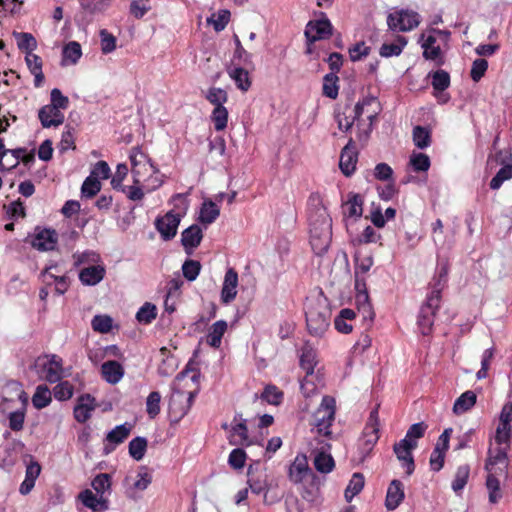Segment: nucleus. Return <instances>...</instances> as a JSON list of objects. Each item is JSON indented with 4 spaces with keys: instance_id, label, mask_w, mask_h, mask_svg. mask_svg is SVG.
<instances>
[{
    "instance_id": "obj_1",
    "label": "nucleus",
    "mask_w": 512,
    "mask_h": 512,
    "mask_svg": "<svg viewBox=\"0 0 512 512\" xmlns=\"http://www.w3.org/2000/svg\"><path fill=\"white\" fill-rule=\"evenodd\" d=\"M308 224L311 248L316 255L322 256L331 244L332 219L317 193L308 199Z\"/></svg>"
},
{
    "instance_id": "obj_2",
    "label": "nucleus",
    "mask_w": 512,
    "mask_h": 512,
    "mask_svg": "<svg viewBox=\"0 0 512 512\" xmlns=\"http://www.w3.org/2000/svg\"><path fill=\"white\" fill-rule=\"evenodd\" d=\"M507 447H489L484 469L487 472L486 488L489 492V502L497 503L502 498L500 478L508 475L509 458Z\"/></svg>"
},
{
    "instance_id": "obj_3",
    "label": "nucleus",
    "mask_w": 512,
    "mask_h": 512,
    "mask_svg": "<svg viewBox=\"0 0 512 512\" xmlns=\"http://www.w3.org/2000/svg\"><path fill=\"white\" fill-rule=\"evenodd\" d=\"M447 275L448 268L446 265H442L430 283L431 290L420 308L417 319V325L422 335H429L432 332L435 315L441 303V292L447 282Z\"/></svg>"
},
{
    "instance_id": "obj_4",
    "label": "nucleus",
    "mask_w": 512,
    "mask_h": 512,
    "mask_svg": "<svg viewBox=\"0 0 512 512\" xmlns=\"http://www.w3.org/2000/svg\"><path fill=\"white\" fill-rule=\"evenodd\" d=\"M375 105L377 101L374 97H366L359 101L352 111L357 127V139L360 142L365 143L373 130V122L377 118L378 111L371 107Z\"/></svg>"
},
{
    "instance_id": "obj_5",
    "label": "nucleus",
    "mask_w": 512,
    "mask_h": 512,
    "mask_svg": "<svg viewBox=\"0 0 512 512\" xmlns=\"http://www.w3.org/2000/svg\"><path fill=\"white\" fill-rule=\"evenodd\" d=\"M336 412V402L331 396H324L319 407L312 415L311 425L313 431L319 437H325L327 439L332 438V432L330 430L334 420Z\"/></svg>"
},
{
    "instance_id": "obj_6",
    "label": "nucleus",
    "mask_w": 512,
    "mask_h": 512,
    "mask_svg": "<svg viewBox=\"0 0 512 512\" xmlns=\"http://www.w3.org/2000/svg\"><path fill=\"white\" fill-rule=\"evenodd\" d=\"M306 325L310 335L322 337L330 324L331 312L321 302H311L306 310Z\"/></svg>"
},
{
    "instance_id": "obj_7",
    "label": "nucleus",
    "mask_w": 512,
    "mask_h": 512,
    "mask_svg": "<svg viewBox=\"0 0 512 512\" xmlns=\"http://www.w3.org/2000/svg\"><path fill=\"white\" fill-rule=\"evenodd\" d=\"M41 380L57 383L62 378V359L57 355L39 356L32 366Z\"/></svg>"
},
{
    "instance_id": "obj_8",
    "label": "nucleus",
    "mask_w": 512,
    "mask_h": 512,
    "mask_svg": "<svg viewBox=\"0 0 512 512\" xmlns=\"http://www.w3.org/2000/svg\"><path fill=\"white\" fill-rule=\"evenodd\" d=\"M420 23V15L411 10H401L390 13L387 17V25L392 31L407 32L416 28Z\"/></svg>"
},
{
    "instance_id": "obj_9",
    "label": "nucleus",
    "mask_w": 512,
    "mask_h": 512,
    "mask_svg": "<svg viewBox=\"0 0 512 512\" xmlns=\"http://www.w3.org/2000/svg\"><path fill=\"white\" fill-rule=\"evenodd\" d=\"M132 165V175L135 184H140L147 173H158V169L152 164L151 160L137 148L130 153Z\"/></svg>"
},
{
    "instance_id": "obj_10",
    "label": "nucleus",
    "mask_w": 512,
    "mask_h": 512,
    "mask_svg": "<svg viewBox=\"0 0 512 512\" xmlns=\"http://www.w3.org/2000/svg\"><path fill=\"white\" fill-rule=\"evenodd\" d=\"M58 243V233L51 228L37 226L34 230L31 245L38 251H53Z\"/></svg>"
},
{
    "instance_id": "obj_11",
    "label": "nucleus",
    "mask_w": 512,
    "mask_h": 512,
    "mask_svg": "<svg viewBox=\"0 0 512 512\" xmlns=\"http://www.w3.org/2000/svg\"><path fill=\"white\" fill-rule=\"evenodd\" d=\"M132 429L133 425L129 422H125L109 431L104 440V454L108 455L112 453L118 445L122 444L129 437Z\"/></svg>"
},
{
    "instance_id": "obj_12",
    "label": "nucleus",
    "mask_w": 512,
    "mask_h": 512,
    "mask_svg": "<svg viewBox=\"0 0 512 512\" xmlns=\"http://www.w3.org/2000/svg\"><path fill=\"white\" fill-rule=\"evenodd\" d=\"M179 224L180 215L173 213V211H169L164 216L158 217L155 220V228L164 241L175 237Z\"/></svg>"
},
{
    "instance_id": "obj_13",
    "label": "nucleus",
    "mask_w": 512,
    "mask_h": 512,
    "mask_svg": "<svg viewBox=\"0 0 512 512\" xmlns=\"http://www.w3.org/2000/svg\"><path fill=\"white\" fill-rule=\"evenodd\" d=\"M332 35V24L327 18L310 21L305 29V36L308 42L329 38Z\"/></svg>"
},
{
    "instance_id": "obj_14",
    "label": "nucleus",
    "mask_w": 512,
    "mask_h": 512,
    "mask_svg": "<svg viewBox=\"0 0 512 512\" xmlns=\"http://www.w3.org/2000/svg\"><path fill=\"white\" fill-rule=\"evenodd\" d=\"M194 396V392H188L186 396L183 391L174 388L169 401V409L180 417L186 415L192 406Z\"/></svg>"
},
{
    "instance_id": "obj_15",
    "label": "nucleus",
    "mask_w": 512,
    "mask_h": 512,
    "mask_svg": "<svg viewBox=\"0 0 512 512\" xmlns=\"http://www.w3.org/2000/svg\"><path fill=\"white\" fill-rule=\"evenodd\" d=\"M417 443H410L404 439L394 445V453L402 466L406 468V474L411 475L414 472L415 464L412 456V450L415 449Z\"/></svg>"
},
{
    "instance_id": "obj_16",
    "label": "nucleus",
    "mask_w": 512,
    "mask_h": 512,
    "mask_svg": "<svg viewBox=\"0 0 512 512\" xmlns=\"http://www.w3.org/2000/svg\"><path fill=\"white\" fill-rule=\"evenodd\" d=\"M357 156L354 140L350 138L346 146L342 149L339 160V168L345 176L349 177L355 172Z\"/></svg>"
},
{
    "instance_id": "obj_17",
    "label": "nucleus",
    "mask_w": 512,
    "mask_h": 512,
    "mask_svg": "<svg viewBox=\"0 0 512 512\" xmlns=\"http://www.w3.org/2000/svg\"><path fill=\"white\" fill-rule=\"evenodd\" d=\"M238 274L233 268H229L224 276L221 290V301L229 304L237 296Z\"/></svg>"
},
{
    "instance_id": "obj_18",
    "label": "nucleus",
    "mask_w": 512,
    "mask_h": 512,
    "mask_svg": "<svg viewBox=\"0 0 512 512\" xmlns=\"http://www.w3.org/2000/svg\"><path fill=\"white\" fill-rule=\"evenodd\" d=\"M405 498L404 485L400 480L394 479L390 482L386 498L385 507L389 511H393L400 506Z\"/></svg>"
},
{
    "instance_id": "obj_19",
    "label": "nucleus",
    "mask_w": 512,
    "mask_h": 512,
    "mask_svg": "<svg viewBox=\"0 0 512 512\" xmlns=\"http://www.w3.org/2000/svg\"><path fill=\"white\" fill-rule=\"evenodd\" d=\"M38 117L41 122V125L44 128L49 127H57L63 124L64 122V114L60 111V109L55 108L51 105L43 106L39 112Z\"/></svg>"
},
{
    "instance_id": "obj_20",
    "label": "nucleus",
    "mask_w": 512,
    "mask_h": 512,
    "mask_svg": "<svg viewBox=\"0 0 512 512\" xmlns=\"http://www.w3.org/2000/svg\"><path fill=\"white\" fill-rule=\"evenodd\" d=\"M95 408V398L90 394H83L77 400V405L74 408V417L78 422L84 423L91 417V412Z\"/></svg>"
},
{
    "instance_id": "obj_21",
    "label": "nucleus",
    "mask_w": 512,
    "mask_h": 512,
    "mask_svg": "<svg viewBox=\"0 0 512 512\" xmlns=\"http://www.w3.org/2000/svg\"><path fill=\"white\" fill-rule=\"evenodd\" d=\"M421 47L423 48V57L427 60L435 61L438 65L443 64L442 51L436 44V37L432 34L427 37L423 33L421 35Z\"/></svg>"
},
{
    "instance_id": "obj_22",
    "label": "nucleus",
    "mask_w": 512,
    "mask_h": 512,
    "mask_svg": "<svg viewBox=\"0 0 512 512\" xmlns=\"http://www.w3.org/2000/svg\"><path fill=\"white\" fill-rule=\"evenodd\" d=\"M78 498L85 507L93 510L94 512H104L108 509V501L101 495L100 497H97L89 489L82 491Z\"/></svg>"
},
{
    "instance_id": "obj_23",
    "label": "nucleus",
    "mask_w": 512,
    "mask_h": 512,
    "mask_svg": "<svg viewBox=\"0 0 512 512\" xmlns=\"http://www.w3.org/2000/svg\"><path fill=\"white\" fill-rule=\"evenodd\" d=\"M309 470L307 457L299 454L295 457L294 461L289 468V479L295 483H301Z\"/></svg>"
},
{
    "instance_id": "obj_24",
    "label": "nucleus",
    "mask_w": 512,
    "mask_h": 512,
    "mask_svg": "<svg viewBox=\"0 0 512 512\" xmlns=\"http://www.w3.org/2000/svg\"><path fill=\"white\" fill-rule=\"evenodd\" d=\"M102 377L110 384H117L124 376L123 366L115 361H106L101 365Z\"/></svg>"
},
{
    "instance_id": "obj_25",
    "label": "nucleus",
    "mask_w": 512,
    "mask_h": 512,
    "mask_svg": "<svg viewBox=\"0 0 512 512\" xmlns=\"http://www.w3.org/2000/svg\"><path fill=\"white\" fill-rule=\"evenodd\" d=\"M105 276V268L100 265L89 266L82 269L79 273V279L84 285L94 286L98 284Z\"/></svg>"
},
{
    "instance_id": "obj_26",
    "label": "nucleus",
    "mask_w": 512,
    "mask_h": 512,
    "mask_svg": "<svg viewBox=\"0 0 512 512\" xmlns=\"http://www.w3.org/2000/svg\"><path fill=\"white\" fill-rule=\"evenodd\" d=\"M202 238V229L194 224L182 232L181 243L185 250L194 249L200 245Z\"/></svg>"
},
{
    "instance_id": "obj_27",
    "label": "nucleus",
    "mask_w": 512,
    "mask_h": 512,
    "mask_svg": "<svg viewBox=\"0 0 512 512\" xmlns=\"http://www.w3.org/2000/svg\"><path fill=\"white\" fill-rule=\"evenodd\" d=\"M477 401V395L472 390H467L462 393L453 404V413L456 415H461L466 413L470 409L474 407Z\"/></svg>"
},
{
    "instance_id": "obj_28",
    "label": "nucleus",
    "mask_w": 512,
    "mask_h": 512,
    "mask_svg": "<svg viewBox=\"0 0 512 512\" xmlns=\"http://www.w3.org/2000/svg\"><path fill=\"white\" fill-rule=\"evenodd\" d=\"M227 327L228 325L225 320H218L213 323L206 335L207 344L213 348H219Z\"/></svg>"
},
{
    "instance_id": "obj_29",
    "label": "nucleus",
    "mask_w": 512,
    "mask_h": 512,
    "mask_svg": "<svg viewBox=\"0 0 512 512\" xmlns=\"http://www.w3.org/2000/svg\"><path fill=\"white\" fill-rule=\"evenodd\" d=\"M237 419L240 420L239 423H237L235 426H233V437H238V440L231 439L230 444L232 445H244L249 446L252 444V441L249 439L248 436V428L246 425V421L242 419L241 414H236L234 417V421Z\"/></svg>"
},
{
    "instance_id": "obj_30",
    "label": "nucleus",
    "mask_w": 512,
    "mask_h": 512,
    "mask_svg": "<svg viewBox=\"0 0 512 512\" xmlns=\"http://www.w3.org/2000/svg\"><path fill=\"white\" fill-rule=\"evenodd\" d=\"M315 365L316 351L309 343H305L301 349L300 366L307 375H311L314 372Z\"/></svg>"
},
{
    "instance_id": "obj_31",
    "label": "nucleus",
    "mask_w": 512,
    "mask_h": 512,
    "mask_svg": "<svg viewBox=\"0 0 512 512\" xmlns=\"http://www.w3.org/2000/svg\"><path fill=\"white\" fill-rule=\"evenodd\" d=\"M228 74L241 91L246 92L251 87V80L247 70L241 67H235L229 69Z\"/></svg>"
},
{
    "instance_id": "obj_32",
    "label": "nucleus",
    "mask_w": 512,
    "mask_h": 512,
    "mask_svg": "<svg viewBox=\"0 0 512 512\" xmlns=\"http://www.w3.org/2000/svg\"><path fill=\"white\" fill-rule=\"evenodd\" d=\"M136 477H137V479L127 490V495L129 497H133L134 491L146 490L152 482V475L147 471V469L145 467L140 468Z\"/></svg>"
},
{
    "instance_id": "obj_33",
    "label": "nucleus",
    "mask_w": 512,
    "mask_h": 512,
    "mask_svg": "<svg viewBox=\"0 0 512 512\" xmlns=\"http://www.w3.org/2000/svg\"><path fill=\"white\" fill-rule=\"evenodd\" d=\"M219 214L220 209L216 203L211 200H206L202 204L199 220L203 224H211L218 218Z\"/></svg>"
},
{
    "instance_id": "obj_34",
    "label": "nucleus",
    "mask_w": 512,
    "mask_h": 512,
    "mask_svg": "<svg viewBox=\"0 0 512 512\" xmlns=\"http://www.w3.org/2000/svg\"><path fill=\"white\" fill-rule=\"evenodd\" d=\"M365 480L361 473H354L349 481V484L345 490V499L347 502H351L352 499L358 495L364 488Z\"/></svg>"
},
{
    "instance_id": "obj_35",
    "label": "nucleus",
    "mask_w": 512,
    "mask_h": 512,
    "mask_svg": "<svg viewBox=\"0 0 512 512\" xmlns=\"http://www.w3.org/2000/svg\"><path fill=\"white\" fill-rule=\"evenodd\" d=\"M470 475V467L468 464L461 465L457 468L454 480L452 481V490L460 493L466 486Z\"/></svg>"
},
{
    "instance_id": "obj_36",
    "label": "nucleus",
    "mask_w": 512,
    "mask_h": 512,
    "mask_svg": "<svg viewBox=\"0 0 512 512\" xmlns=\"http://www.w3.org/2000/svg\"><path fill=\"white\" fill-rule=\"evenodd\" d=\"M147 439L144 437H135L129 442V455L136 461L143 459L147 449Z\"/></svg>"
},
{
    "instance_id": "obj_37",
    "label": "nucleus",
    "mask_w": 512,
    "mask_h": 512,
    "mask_svg": "<svg viewBox=\"0 0 512 512\" xmlns=\"http://www.w3.org/2000/svg\"><path fill=\"white\" fill-rule=\"evenodd\" d=\"M335 462L330 454L318 452L314 457V467L320 473H329L333 470Z\"/></svg>"
},
{
    "instance_id": "obj_38",
    "label": "nucleus",
    "mask_w": 512,
    "mask_h": 512,
    "mask_svg": "<svg viewBox=\"0 0 512 512\" xmlns=\"http://www.w3.org/2000/svg\"><path fill=\"white\" fill-rule=\"evenodd\" d=\"M363 200L359 194L350 193L345 203L346 214L349 217H360L363 213Z\"/></svg>"
},
{
    "instance_id": "obj_39",
    "label": "nucleus",
    "mask_w": 512,
    "mask_h": 512,
    "mask_svg": "<svg viewBox=\"0 0 512 512\" xmlns=\"http://www.w3.org/2000/svg\"><path fill=\"white\" fill-rule=\"evenodd\" d=\"M13 36L17 41V46L20 50L31 53L37 47V42L34 36L26 32H13Z\"/></svg>"
},
{
    "instance_id": "obj_40",
    "label": "nucleus",
    "mask_w": 512,
    "mask_h": 512,
    "mask_svg": "<svg viewBox=\"0 0 512 512\" xmlns=\"http://www.w3.org/2000/svg\"><path fill=\"white\" fill-rule=\"evenodd\" d=\"M82 56L81 45L76 41H71L63 48V62L76 64Z\"/></svg>"
},
{
    "instance_id": "obj_41",
    "label": "nucleus",
    "mask_w": 512,
    "mask_h": 512,
    "mask_svg": "<svg viewBox=\"0 0 512 512\" xmlns=\"http://www.w3.org/2000/svg\"><path fill=\"white\" fill-rule=\"evenodd\" d=\"M338 76L335 73H328L323 78V95L330 98L336 99L338 96Z\"/></svg>"
},
{
    "instance_id": "obj_42",
    "label": "nucleus",
    "mask_w": 512,
    "mask_h": 512,
    "mask_svg": "<svg viewBox=\"0 0 512 512\" xmlns=\"http://www.w3.org/2000/svg\"><path fill=\"white\" fill-rule=\"evenodd\" d=\"M407 40L403 36H398L396 43L386 44L384 43L380 48V55L382 57H392L401 54L403 48L406 46Z\"/></svg>"
},
{
    "instance_id": "obj_43",
    "label": "nucleus",
    "mask_w": 512,
    "mask_h": 512,
    "mask_svg": "<svg viewBox=\"0 0 512 512\" xmlns=\"http://www.w3.org/2000/svg\"><path fill=\"white\" fill-rule=\"evenodd\" d=\"M51 400V392L45 385H39L32 397V403L37 409L45 408L50 404Z\"/></svg>"
},
{
    "instance_id": "obj_44",
    "label": "nucleus",
    "mask_w": 512,
    "mask_h": 512,
    "mask_svg": "<svg viewBox=\"0 0 512 512\" xmlns=\"http://www.w3.org/2000/svg\"><path fill=\"white\" fill-rule=\"evenodd\" d=\"M432 78L431 84L436 92H443L450 85V75L445 70H437L429 73Z\"/></svg>"
},
{
    "instance_id": "obj_45",
    "label": "nucleus",
    "mask_w": 512,
    "mask_h": 512,
    "mask_svg": "<svg viewBox=\"0 0 512 512\" xmlns=\"http://www.w3.org/2000/svg\"><path fill=\"white\" fill-rule=\"evenodd\" d=\"M228 110L225 106L214 107L210 118L216 131H223L228 123Z\"/></svg>"
},
{
    "instance_id": "obj_46",
    "label": "nucleus",
    "mask_w": 512,
    "mask_h": 512,
    "mask_svg": "<svg viewBox=\"0 0 512 512\" xmlns=\"http://www.w3.org/2000/svg\"><path fill=\"white\" fill-rule=\"evenodd\" d=\"M157 317V308L150 302L144 303L136 313V319L139 323L150 324Z\"/></svg>"
},
{
    "instance_id": "obj_47",
    "label": "nucleus",
    "mask_w": 512,
    "mask_h": 512,
    "mask_svg": "<svg viewBox=\"0 0 512 512\" xmlns=\"http://www.w3.org/2000/svg\"><path fill=\"white\" fill-rule=\"evenodd\" d=\"M413 142L419 149H425L430 145V131L422 126H416L413 129Z\"/></svg>"
},
{
    "instance_id": "obj_48",
    "label": "nucleus",
    "mask_w": 512,
    "mask_h": 512,
    "mask_svg": "<svg viewBox=\"0 0 512 512\" xmlns=\"http://www.w3.org/2000/svg\"><path fill=\"white\" fill-rule=\"evenodd\" d=\"M205 98L209 103L214 105V107L224 106L228 101V94L222 88L212 87L208 89Z\"/></svg>"
},
{
    "instance_id": "obj_49",
    "label": "nucleus",
    "mask_w": 512,
    "mask_h": 512,
    "mask_svg": "<svg viewBox=\"0 0 512 512\" xmlns=\"http://www.w3.org/2000/svg\"><path fill=\"white\" fill-rule=\"evenodd\" d=\"M101 190L100 180L94 176H88L81 187L82 197L92 198Z\"/></svg>"
},
{
    "instance_id": "obj_50",
    "label": "nucleus",
    "mask_w": 512,
    "mask_h": 512,
    "mask_svg": "<svg viewBox=\"0 0 512 512\" xmlns=\"http://www.w3.org/2000/svg\"><path fill=\"white\" fill-rule=\"evenodd\" d=\"M410 165L415 172H425L430 168V158L424 153L413 152L410 156Z\"/></svg>"
},
{
    "instance_id": "obj_51",
    "label": "nucleus",
    "mask_w": 512,
    "mask_h": 512,
    "mask_svg": "<svg viewBox=\"0 0 512 512\" xmlns=\"http://www.w3.org/2000/svg\"><path fill=\"white\" fill-rule=\"evenodd\" d=\"M510 179H512V164H507L504 165L492 178L490 181V188L497 190L505 181Z\"/></svg>"
},
{
    "instance_id": "obj_52",
    "label": "nucleus",
    "mask_w": 512,
    "mask_h": 512,
    "mask_svg": "<svg viewBox=\"0 0 512 512\" xmlns=\"http://www.w3.org/2000/svg\"><path fill=\"white\" fill-rule=\"evenodd\" d=\"M511 437L512 426L498 425L494 437L497 446L507 447V449H509Z\"/></svg>"
},
{
    "instance_id": "obj_53",
    "label": "nucleus",
    "mask_w": 512,
    "mask_h": 512,
    "mask_svg": "<svg viewBox=\"0 0 512 512\" xmlns=\"http://www.w3.org/2000/svg\"><path fill=\"white\" fill-rule=\"evenodd\" d=\"M230 20V12L228 10H220L217 14H213L207 19L208 23L213 25L216 32H220L225 29Z\"/></svg>"
},
{
    "instance_id": "obj_54",
    "label": "nucleus",
    "mask_w": 512,
    "mask_h": 512,
    "mask_svg": "<svg viewBox=\"0 0 512 512\" xmlns=\"http://www.w3.org/2000/svg\"><path fill=\"white\" fill-rule=\"evenodd\" d=\"M161 395L157 391L151 392L146 399V411L151 419L160 413Z\"/></svg>"
},
{
    "instance_id": "obj_55",
    "label": "nucleus",
    "mask_w": 512,
    "mask_h": 512,
    "mask_svg": "<svg viewBox=\"0 0 512 512\" xmlns=\"http://www.w3.org/2000/svg\"><path fill=\"white\" fill-rule=\"evenodd\" d=\"M427 425L424 422L414 423L407 430L404 440L410 443H417V440L422 438L427 430Z\"/></svg>"
},
{
    "instance_id": "obj_56",
    "label": "nucleus",
    "mask_w": 512,
    "mask_h": 512,
    "mask_svg": "<svg viewBox=\"0 0 512 512\" xmlns=\"http://www.w3.org/2000/svg\"><path fill=\"white\" fill-rule=\"evenodd\" d=\"M112 318L108 315H96L91 321L94 331L108 333L112 329Z\"/></svg>"
},
{
    "instance_id": "obj_57",
    "label": "nucleus",
    "mask_w": 512,
    "mask_h": 512,
    "mask_svg": "<svg viewBox=\"0 0 512 512\" xmlns=\"http://www.w3.org/2000/svg\"><path fill=\"white\" fill-rule=\"evenodd\" d=\"M201 270V264L196 260H186L182 265L183 276L188 281H194Z\"/></svg>"
},
{
    "instance_id": "obj_58",
    "label": "nucleus",
    "mask_w": 512,
    "mask_h": 512,
    "mask_svg": "<svg viewBox=\"0 0 512 512\" xmlns=\"http://www.w3.org/2000/svg\"><path fill=\"white\" fill-rule=\"evenodd\" d=\"M356 304L358 307V311L362 312L363 318H373L372 307L369 303V295L368 293H357L356 294Z\"/></svg>"
},
{
    "instance_id": "obj_59",
    "label": "nucleus",
    "mask_w": 512,
    "mask_h": 512,
    "mask_svg": "<svg viewBox=\"0 0 512 512\" xmlns=\"http://www.w3.org/2000/svg\"><path fill=\"white\" fill-rule=\"evenodd\" d=\"M54 397L59 401L68 400L73 395V385L69 381L59 382L53 389Z\"/></svg>"
},
{
    "instance_id": "obj_60",
    "label": "nucleus",
    "mask_w": 512,
    "mask_h": 512,
    "mask_svg": "<svg viewBox=\"0 0 512 512\" xmlns=\"http://www.w3.org/2000/svg\"><path fill=\"white\" fill-rule=\"evenodd\" d=\"M261 398L269 404L278 405L283 399V393L276 386L268 385L261 394Z\"/></svg>"
},
{
    "instance_id": "obj_61",
    "label": "nucleus",
    "mask_w": 512,
    "mask_h": 512,
    "mask_svg": "<svg viewBox=\"0 0 512 512\" xmlns=\"http://www.w3.org/2000/svg\"><path fill=\"white\" fill-rule=\"evenodd\" d=\"M91 486L96 491V493L102 494L110 489L111 486V477L107 473L98 474L91 483Z\"/></svg>"
},
{
    "instance_id": "obj_62",
    "label": "nucleus",
    "mask_w": 512,
    "mask_h": 512,
    "mask_svg": "<svg viewBox=\"0 0 512 512\" xmlns=\"http://www.w3.org/2000/svg\"><path fill=\"white\" fill-rule=\"evenodd\" d=\"M246 461V453L241 448L233 449L228 457V464L235 470H239L244 467Z\"/></svg>"
},
{
    "instance_id": "obj_63",
    "label": "nucleus",
    "mask_w": 512,
    "mask_h": 512,
    "mask_svg": "<svg viewBox=\"0 0 512 512\" xmlns=\"http://www.w3.org/2000/svg\"><path fill=\"white\" fill-rule=\"evenodd\" d=\"M488 69V62L483 58H477L473 61L470 76L474 82L480 81Z\"/></svg>"
},
{
    "instance_id": "obj_64",
    "label": "nucleus",
    "mask_w": 512,
    "mask_h": 512,
    "mask_svg": "<svg viewBox=\"0 0 512 512\" xmlns=\"http://www.w3.org/2000/svg\"><path fill=\"white\" fill-rule=\"evenodd\" d=\"M446 450L441 449L440 445H435L430 456V467L433 471H440L444 465Z\"/></svg>"
}]
</instances>
